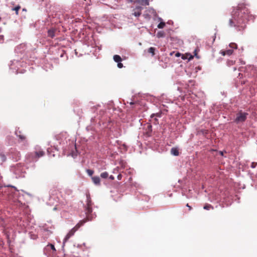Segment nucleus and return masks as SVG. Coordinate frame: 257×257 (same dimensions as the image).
<instances>
[{
    "label": "nucleus",
    "mask_w": 257,
    "mask_h": 257,
    "mask_svg": "<svg viewBox=\"0 0 257 257\" xmlns=\"http://www.w3.org/2000/svg\"><path fill=\"white\" fill-rule=\"evenodd\" d=\"M117 66L118 68H122L123 67V64L121 63V62H119L118 63H117Z\"/></svg>",
    "instance_id": "e433bc0d"
},
{
    "label": "nucleus",
    "mask_w": 257,
    "mask_h": 257,
    "mask_svg": "<svg viewBox=\"0 0 257 257\" xmlns=\"http://www.w3.org/2000/svg\"><path fill=\"white\" fill-rule=\"evenodd\" d=\"M26 48H27V44H21L16 47L15 51L17 53L24 54L26 51Z\"/></svg>",
    "instance_id": "1a4fd4ad"
},
{
    "label": "nucleus",
    "mask_w": 257,
    "mask_h": 257,
    "mask_svg": "<svg viewBox=\"0 0 257 257\" xmlns=\"http://www.w3.org/2000/svg\"><path fill=\"white\" fill-rule=\"evenodd\" d=\"M56 32V29L54 28H51L47 30L48 37L53 38L55 36V33Z\"/></svg>",
    "instance_id": "9b49d317"
},
{
    "label": "nucleus",
    "mask_w": 257,
    "mask_h": 257,
    "mask_svg": "<svg viewBox=\"0 0 257 257\" xmlns=\"http://www.w3.org/2000/svg\"><path fill=\"white\" fill-rule=\"evenodd\" d=\"M182 58L183 59H184V60L186 59V58H185V57H184V56H183V55H182Z\"/></svg>",
    "instance_id": "6e6d98bb"
},
{
    "label": "nucleus",
    "mask_w": 257,
    "mask_h": 257,
    "mask_svg": "<svg viewBox=\"0 0 257 257\" xmlns=\"http://www.w3.org/2000/svg\"><path fill=\"white\" fill-rule=\"evenodd\" d=\"M181 55V54L179 52H177L175 54L176 57H179Z\"/></svg>",
    "instance_id": "49530a36"
},
{
    "label": "nucleus",
    "mask_w": 257,
    "mask_h": 257,
    "mask_svg": "<svg viewBox=\"0 0 257 257\" xmlns=\"http://www.w3.org/2000/svg\"><path fill=\"white\" fill-rule=\"evenodd\" d=\"M225 53H226V55L230 56L233 53V50L231 49H228L225 51Z\"/></svg>",
    "instance_id": "72a5a7b5"
},
{
    "label": "nucleus",
    "mask_w": 257,
    "mask_h": 257,
    "mask_svg": "<svg viewBox=\"0 0 257 257\" xmlns=\"http://www.w3.org/2000/svg\"><path fill=\"white\" fill-rule=\"evenodd\" d=\"M17 64L21 67H25L26 66V63H25L24 61L14 59L10 61V63L9 65L10 69L12 70H15V69H16L15 66H16Z\"/></svg>",
    "instance_id": "423d86ee"
},
{
    "label": "nucleus",
    "mask_w": 257,
    "mask_h": 257,
    "mask_svg": "<svg viewBox=\"0 0 257 257\" xmlns=\"http://www.w3.org/2000/svg\"><path fill=\"white\" fill-rule=\"evenodd\" d=\"M220 154L221 156H223V152L220 151Z\"/></svg>",
    "instance_id": "603ef678"
},
{
    "label": "nucleus",
    "mask_w": 257,
    "mask_h": 257,
    "mask_svg": "<svg viewBox=\"0 0 257 257\" xmlns=\"http://www.w3.org/2000/svg\"><path fill=\"white\" fill-rule=\"evenodd\" d=\"M2 37H4V36H1V38H2Z\"/></svg>",
    "instance_id": "0e129e2a"
},
{
    "label": "nucleus",
    "mask_w": 257,
    "mask_h": 257,
    "mask_svg": "<svg viewBox=\"0 0 257 257\" xmlns=\"http://www.w3.org/2000/svg\"><path fill=\"white\" fill-rule=\"evenodd\" d=\"M2 37H4V36H1V38H2Z\"/></svg>",
    "instance_id": "69168bd1"
},
{
    "label": "nucleus",
    "mask_w": 257,
    "mask_h": 257,
    "mask_svg": "<svg viewBox=\"0 0 257 257\" xmlns=\"http://www.w3.org/2000/svg\"><path fill=\"white\" fill-rule=\"evenodd\" d=\"M10 187H13V188H16L15 186H11V185H10Z\"/></svg>",
    "instance_id": "bf43d9fd"
},
{
    "label": "nucleus",
    "mask_w": 257,
    "mask_h": 257,
    "mask_svg": "<svg viewBox=\"0 0 257 257\" xmlns=\"http://www.w3.org/2000/svg\"><path fill=\"white\" fill-rule=\"evenodd\" d=\"M236 116L234 119V122L236 123H239L240 122H243L246 120L248 113L240 110L236 113Z\"/></svg>",
    "instance_id": "39448f33"
},
{
    "label": "nucleus",
    "mask_w": 257,
    "mask_h": 257,
    "mask_svg": "<svg viewBox=\"0 0 257 257\" xmlns=\"http://www.w3.org/2000/svg\"><path fill=\"white\" fill-rule=\"evenodd\" d=\"M143 7L142 6H137L135 8V10H137L138 11H142L143 10Z\"/></svg>",
    "instance_id": "4c0bfd02"
},
{
    "label": "nucleus",
    "mask_w": 257,
    "mask_h": 257,
    "mask_svg": "<svg viewBox=\"0 0 257 257\" xmlns=\"http://www.w3.org/2000/svg\"><path fill=\"white\" fill-rule=\"evenodd\" d=\"M222 56L226 55V53H225V51H221L220 53Z\"/></svg>",
    "instance_id": "37998d69"
},
{
    "label": "nucleus",
    "mask_w": 257,
    "mask_h": 257,
    "mask_svg": "<svg viewBox=\"0 0 257 257\" xmlns=\"http://www.w3.org/2000/svg\"><path fill=\"white\" fill-rule=\"evenodd\" d=\"M230 64H233V61H231V62H230Z\"/></svg>",
    "instance_id": "052dcab7"
},
{
    "label": "nucleus",
    "mask_w": 257,
    "mask_h": 257,
    "mask_svg": "<svg viewBox=\"0 0 257 257\" xmlns=\"http://www.w3.org/2000/svg\"><path fill=\"white\" fill-rule=\"evenodd\" d=\"M93 183L96 185H100V178L99 176H95L91 177Z\"/></svg>",
    "instance_id": "4468645a"
},
{
    "label": "nucleus",
    "mask_w": 257,
    "mask_h": 257,
    "mask_svg": "<svg viewBox=\"0 0 257 257\" xmlns=\"http://www.w3.org/2000/svg\"><path fill=\"white\" fill-rule=\"evenodd\" d=\"M146 12H148L150 15L153 14L155 17L157 16V14L156 12V11L152 8H149L147 11Z\"/></svg>",
    "instance_id": "aec40b11"
},
{
    "label": "nucleus",
    "mask_w": 257,
    "mask_h": 257,
    "mask_svg": "<svg viewBox=\"0 0 257 257\" xmlns=\"http://www.w3.org/2000/svg\"><path fill=\"white\" fill-rule=\"evenodd\" d=\"M257 165V163H255V162H252L251 164V168H254L256 167Z\"/></svg>",
    "instance_id": "ea45409f"
},
{
    "label": "nucleus",
    "mask_w": 257,
    "mask_h": 257,
    "mask_svg": "<svg viewBox=\"0 0 257 257\" xmlns=\"http://www.w3.org/2000/svg\"><path fill=\"white\" fill-rule=\"evenodd\" d=\"M189 82H190V83H191V82H193V81H192V80H190V81H189Z\"/></svg>",
    "instance_id": "e2e57ef3"
},
{
    "label": "nucleus",
    "mask_w": 257,
    "mask_h": 257,
    "mask_svg": "<svg viewBox=\"0 0 257 257\" xmlns=\"http://www.w3.org/2000/svg\"><path fill=\"white\" fill-rule=\"evenodd\" d=\"M23 10L24 11H26V9H23Z\"/></svg>",
    "instance_id": "338daca9"
},
{
    "label": "nucleus",
    "mask_w": 257,
    "mask_h": 257,
    "mask_svg": "<svg viewBox=\"0 0 257 257\" xmlns=\"http://www.w3.org/2000/svg\"><path fill=\"white\" fill-rule=\"evenodd\" d=\"M25 193H26V194H27L28 195L30 196H32V195H31L30 193H29L25 192Z\"/></svg>",
    "instance_id": "de8ad7c7"
},
{
    "label": "nucleus",
    "mask_w": 257,
    "mask_h": 257,
    "mask_svg": "<svg viewBox=\"0 0 257 257\" xmlns=\"http://www.w3.org/2000/svg\"><path fill=\"white\" fill-rule=\"evenodd\" d=\"M75 54L76 56L80 57V56H82V54L78 55V52H77L76 50H75Z\"/></svg>",
    "instance_id": "79ce46f5"
},
{
    "label": "nucleus",
    "mask_w": 257,
    "mask_h": 257,
    "mask_svg": "<svg viewBox=\"0 0 257 257\" xmlns=\"http://www.w3.org/2000/svg\"><path fill=\"white\" fill-rule=\"evenodd\" d=\"M186 207H187L188 208H189V210H191V209H192V207L189 205L188 203H187L186 205Z\"/></svg>",
    "instance_id": "c03bdc74"
},
{
    "label": "nucleus",
    "mask_w": 257,
    "mask_h": 257,
    "mask_svg": "<svg viewBox=\"0 0 257 257\" xmlns=\"http://www.w3.org/2000/svg\"><path fill=\"white\" fill-rule=\"evenodd\" d=\"M52 156H53V157H54V156H55V155H54V154H52Z\"/></svg>",
    "instance_id": "774afa93"
},
{
    "label": "nucleus",
    "mask_w": 257,
    "mask_h": 257,
    "mask_svg": "<svg viewBox=\"0 0 257 257\" xmlns=\"http://www.w3.org/2000/svg\"><path fill=\"white\" fill-rule=\"evenodd\" d=\"M158 20L160 21V23L158 25V28L159 29H163L165 26V23L163 22V20L161 18L158 17Z\"/></svg>",
    "instance_id": "6ab92c4d"
},
{
    "label": "nucleus",
    "mask_w": 257,
    "mask_h": 257,
    "mask_svg": "<svg viewBox=\"0 0 257 257\" xmlns=\"http://www.w3.org/2000/svg\"><path fill=\"white\" fill-rule=\"evenodd\" d=\"M47 152H48V154H49V155H51V153H50V152L49 149H48V150H47Z\"/></svg>",
    "instance_id": "09e8293b"
},
{
    "label": "nucleus",
    "mask_w": 257,
    "mask_h": 257,
    "mask_svg": "<svg viewBox=\"0 0 257 257\" xmlns=\"http://www.w3.org/2000/svg\"><path fill=\"white\" fill-rule=\"evenodd\" d=\"M171 154L174 156H178L179 155V152L178 148L173 147L171 149Z\"/></svg>",
    "instance_id": "ddd939ff"
},
{
    "label": "nucleus",
    "mask_w": 257,
    "mask_h": 257,
    "mask_svg": "<svg viewBox=\"0 0 257 257\" xmlns=\"http://www.w3.org/2000/svg\"><path fill=\"white\" fill-rule=\"evenodd\" d=\"M128 1L130 2L131 3H133V0H129Z\"/></svg>",
    "instance_id": "13d9d810"
},
{
    "label": "nucleus",
    "mask_w": 257,
    "mask_h": 257,
    "mask_svg": "<svg viewBox=\"0 0 257 257\" xmlns=\"http://www.w3.org/2000/svg\"><path fill=\"white\" fill-rule=\"evenodd\" d=\"M108 176V174L107 172H104L101 173L100 177L102 178H107Z\"/></svg>",
    "instance_id": "7c9ffc66"
},
{
    "label": "nucleus",
    "mask_w": 257,
    "mask_h": 257,
    "mask_svg": "<svg viewBox=\"0 0 257 257\" xmlns=\"http://www.w3.org/2000/svg\"><path fill=\"white\" fill-rule=\"evenodd\" d=\"M192 58H193V56L192 55H190V58L188 59V60L189 61V60H190L191 59H192Z\"/></svg>",
    "instance_id": "8fccbe9b"
},
{
    "label": "nucleus",
    "mask_w": 257,
    "mask_h": 257,
    "mask_svg": "<svg viewBox=\"0 0 257 257\" xmlns=\"http://www.w3.org/2000/svg\"><path fill=\"white\" fill-rule=\"evenodd\" d=\"M56 209H57V208H56V207H54V208H53V210H56Z\"/></svg>",
    "instance_id": "4d7b16f0"
},
{
    "label": "nucleus",
    "mask_w": 257,
    "mask_h": 257,
    "mask_svg": "<svg viewBox=\"0 0 257 257\" xmlns=\"http://www.w3.org/2000/svg\"><path fill=\"white\" fill-rule=\"evenodd\" d=\"M17 226L20 227V229L18 230L19 233H21L25 231V224L24 221L22 220L21 218H18L16 220Z\"/></svg>",
    "instance_id": "0eeeda50"
},
{
    "label": "nucleus",
    "mask_w": 257,
    "mask_h": 257,
    "mask_svg": "<svg viewBox=\"0 0 257 257\" xmlns=\"http://www.w3.org/2000/svg\"><path fill=\"white\" fill-rule=\"evenodd\" d=\"M203 209L207 210H209L210 209L213 210L214 209V207L211 204H205V205L203 206Z\"/></svg>",
    "instance_id": "b1692460"
},
{
    "label": "nucleus",
    "mask_w": 257,
    "mask_h": 257,
    "mask_svg": "<svg viewBox=\"0 0 257 257\" xmlns=\"http://www.w3.org/2000/svg\"><path fill=\"white\" fill-rule=\"evenodd\" d=\"M142 14V12H141V11H136V10H134V12H133V15H134V16L136 17H139L141 16V15Z\"/></svg>",
    "instance_id": "c756f323"
},
{
    "label": "nucleus",
    "mask_w": 257,
    "mask_h": 257,
    "mask_svg": "<svg viewBox=\"0 0 257 257\" xmlns=\"http://www.w3.org/2000/svg\"><path fill=\"white\" fill-rule=\"evenodd\" d=\"M85 212L86 218L80 220L79 222L67 233L63 239L62 248H64L65 243L74 234L75 232L80 227L83 225L87 221H91L96 217V213L95 212H93L92 208V203L90 197L88 196H87L86 205L85 206Z\"/></svg>",
    "instance_id": "f03ea898"
},
{
    "label": "nucleus",
    "mask_w": 257,
    "mask_h": 257,
    "mask_svg": "<svg viewBox=\"0 0 257 257\" xmlns=\"http://www.w3.org/2000/svg\"><path fill=\"white\" fill-rule=\"evenodd\" d=\"M156 50V48L155 47H150L149 48L148 50V52L151 54L152 56H153L155 55V52Z\"/></svg>",
    "instance_id": "393cba45"
},
{
    "label": "nucleus",
    "mask_w": 257,
    "mask_h": 257,
    "mask_svg": "<svg viewBox=\"0 0 257 257\" xmlns=\"http://www.w3.org/2000/svg\"><path fill=\"white\" fill-rule=\"evenodd\" d=\"M86 172L89 176H92L94 173V171L91 169H87Z\"/></svg>",
    "instance_id": "f704fd0d"
},
{
    "label": "nucleus",
    "mask_w": 257,
    "mask_h": 257,
    "mask_svg": "<svg viewBox=\"0 0 257 257\" xmlns=\"http://www.w3.org/2000/svg\"><path fill=\"white\" fill-rule=\"evenodd\" d=\"M100 107L101 105L98 104L94 106V108H92V111L94 112H96L97 113H98V112H99V113L97 114L96 116H94V117H92L91 119V121H94L95 118L98 119L100 120L99 121V123L102 122V124L104 125L105 127H106L107 126V125L105 124V122H104L103 120V116L105 113V111L104 110V109L100 108Z\"/></svg>",
    "instance_id": "7ed1b4c3"
},
{
    "label": "nucleus",
    "mask_w": 257,
    "mask_h": 257,
    "mask_svg": "<svg viewBox=\"0 0 257 257\" xmlns=\"http://www.w3.org/2000/svg\"><path fill=\"white\" fill-rule=\"evenodd\" d=\"M35 156L37 158H39L43 156L45 154L43 150L36 151L35 152Z\"/></svg>",
    "instance_id": "f3484780"
},
{
    "label": "nucleus",
    "mask_w": 257,
    "mask_h": 257,
    "mask_svg": "<svg viewBox=\"0 0 257 257\" xmlns=\"http://www.w3.org/2000/svg\"><path fill=\"white\" fill-rule=\"evenodd\" d=\"M30 237L32 239H36L37 238V235L32 233H30Z\"/></svg>",
    "instance_id": "c9c22d12"
},
{
    "label": "nucleus",
    "mask_w": 257,
    "mask_h": 257,
    "mask_svg": "<svg viewBox=\"0 0 257 257\" xmlns=\"http://www.w3.org/2000/svg\"><path fill=\"white\" fill-rule=\"evenodd\" d=\"M230 64H233V61H231V62H230Z\"/></svg>",
    "instance_id": "680f3d73"
},
{
    "label": "nucleus",
    "mask_w": 257,
    "mask_h": 257,
    "mask_svg": "<svg viewBox=\"0 0 257 257\" xmlns=\"http://www.w3.org/2000/svg\"><path fill=\"white\" fill-rule=\"evenodd\" d=\"M48 245L50 250H51V252H54V254L56 255V249L55 248L54 244L53 243H49L48 244Z\"/></svg>",
    "instance_id": "412c9836"
},
{
    "label": "nucleus",
    "mask_w": 257,
    "mask_h": 257,
    "mask_svg": "<svg viewBox=\"0 0 257 257\" xmlns=\"http://www.w3.org/2000/svg\"><path fill=\"white\" fill-rule=\"evenodd\" d=\"M113 59L114 61V62L116 63H118L119 62L122 61V59L121 57L118 55H114L113 57Z\"/></svg>",
    "instance_id": "4be33fe9"
},
{
    "label": "nucleus",
    "mask_w": 257,
    "mask_h": 257,
    "mask_svg": "<svg viewBox=\"0 0 257 257\" xmlns=\"http://www.w3.org/2000/svg\"><path fill=\"white\" fill-rule=\"evenodd\" d=\"M135 104V102H133V101L130 102V104L131 105H133V104Z\"/></svg>",
    "instance_id": "5fc2aeb1"
},
{
    "label": "nucleus",
    "mask_w": 257,
    "mask_h": 257,
    "mask_svg": "<svg viewBox=\"0 0 257 257\" xmlns=\"http://www.w3.org/2000/svg\"><path fill=\"white\" fill-rule=\"evenodd\" d=\"M117 178L118 179V180H121V178H122V175L120 174H119L117 176Z\"/></svg>",
    "instance_id": "a19ab883"
},
{
    "label": "nucleus",
    "mask_w": 257,
    "mask_h": 257,
    "mask_svg": "<svg viewBox=\"0 0 257 257\" xmlns=\"http://www.w3.org/2000/svg\"><path fill=\"white\" fill-rule=\"evenodd\" d=\"M16 69H15V70H12V72L13 73H15L16 74H18L19 73H24V71L25 70L24 69H20V68L21 67L20 66H19V64H17L16 66H15Z\"/></svg>",
    "instance_id": "2eb2a0df"
},
{
    "label": "nucleus",
    "mask_w": 257,
    "mask_h": 257,
    "mask_svg": "<svg viewBox=\"0 0 257 257\" xmlns=\"http://www.w3.org/2000/svg\"><path fill=\"white\" fill-rule=\"evenodd\" d=\"M154 120V123L155 124H158L159 122H158V117H154L153 118Z\"/></svg>",
    "instance_id": "58836bf2"
},
{
    "label": "nucleus",
    "mask_w": 257,
    "mask_h": 257,
    "mask_svg": "<svg viewBox=\"0 0 257 257\" xmlns=\"http://www.w3.org/2000/svg\"><path fill=\"white\" fill-rule=\"evenodd\" d=\"M109 179H110V180H114V177H113V176H112V175H110V176H109Z\"/></svg>",
    "instance_id": "a18cd8bd"
},
{
    "label": "nucleus",
    "mask_w": 257,
    "mask_h": 257,
    "mask_svg": "<svg viewBox=\"0 0 257 257\" xmlns=\"http://www.w3.org/2000/svg\"><path fill=\"white\" fill-rule=\"evenodd\" d=\"M165 33L163 31H160L157 33V37L158 38H164Z\"/></svg>",
    "instance_id": "5701e85b"
},
{
    "label": "nucleus",
    "mask_w": 257,
    "mask_h": 257,
    "mask_svg": "<svg viewBox=\"0 0 257 257\" xmlns=\"http://www.w3.org/2000/svg\"><path fill=\"white\" fill-rule=\"evenodd\" d=\"M229 46L232 48V49H236L237 48V45L236 43H231L229 44Z\"/></svg>",
    "instance_id": "2f4dec72"
},
{
    "label": "nucleus",
    "mask_w": 257,
    "mask_h": 257,
    "mask_svg": "<svg viewBox=\"0 0 257 257\" xmlns=\"http://www.w3.org/2000/svg\"><path fill=\"white\" fill-rule=\"evenodd\" d=\"M46 25V22L44 21L38 20L35 24L31 25L37 30H40L44 28V26Z\"/></svg>",
    "instance_id": "6e6552de"
},
{
    "label": "nucleus",
    "mask_w": 257,
    "mask_h": 257,
    "mask_svg": "<svg viewBox=\"0 0 257 257\" xmlns=\"http://www.w3.org/2000/svg\"><path fill=\"white\" fill-rule=\"evenodd\" d=\"M254 19V16L250 14L246 5L239 4L236 7L232 8L229 26L237 31H241L245 28L247 22H253Z\"/></svg>",
    "instance_id": "f257e3e1"
},
{
    "label": "nucleus",
    "mask_w": 257,
    "mask_h": 257,
    "mask_svg": "<svg viewBox=\"0 0 257 257\" xmlns=\"http://www.w3.org/2000/svg\"><path fill=\"white\" fill-rule=\"evenodd\" d=\"M15 135L17 136V137L19 138V141L20 142H22L23 141H25L26 137L24 135H21V134L18 135V130H16L15 131Z\"/></svg>",
    "instance_id": "dca6fc26"
},
{
    "label": "nucleus",
    "mask_w": 257,
    "mask_h": 257,
    "mask_svg": "<svg viewBox=\"0 0 257 257\" xmlns=\"http://www.w3.org/2000/svg\"><path fill=\"white\" fill-rule=\"evenodd\" d=\"M42 231L43 235H49L52 233V232L48 229H44Z\"/></svg>",
    "instance_id": "bb28decb"
},
{
    "label": "nucleus",
    "mask_w": 257,
    "mask_h": 257,
    "mask_svg": "<svg viewBox=\"0 0 257 257\" xmlns=\"http://www.w3.org/2000/svg\"><path fill=\"white\" fill-rule=\"evenodd\" d=\"M21 7L20 6H17L14 8H12V11H15L16 12V14L17 15L18 14L19 10L20 9Z\"/></svg>",
    "instance_id": "473e14b6"
},
{
    "label": "nucleus",
    "mask_w": 257,
    "mask_h": 257,
    "mask_svg": "<svg viewBox=\"0 0 257 257\" xmlns=\"http://www.w3.org/2000/svg\"><path fill=\"white\" fill-rule=\"evenodd\" d=\"M0 159H1V161H2V162H4L6 161L7 157L4 154H3V153H0Z\"/></svg>",
    "instance_id": "cd10ccee"
},
{
    "label": "nucleus",
    "mask_w": 257,
    "mask_h": 257,
    "mask_svg": "<svg viewBox=\"0 0 257 257\" xmlns=\"http://www.w3.org/2000/svg\"><path fill=\"white\" fill-rule=\"evenodd\" d=\"M134 3L139 4L142 6H149V2H148V0H133Z\"/></svg>",
    "instance_id": "f8f14e48"
},
{
    "label": "nucleus",
    "mask_w": 257,
    "mask_h": 257,
    "mask_svg": "<svg viewBox=\"0 0 257 257\" xmlns=\"http://www.w3.org/2000/svg\"><path fill=\"white\" fill-rule=\"evenodd\" d=\"M152 132V126L150 124H148L147 126V133L150 134Z\"/></svg>",
    "instance_id": "c85d7f7f"
},
{
    "label": "nucleus",
    "mask_w": 257,
    "mask_h": 257,
    "mask_svg": "<svg viewBox=\"0 0 257 257\" xmlns=\"http://www.w3.org/2000/svg\"><path fill=\"white\" fill-rule=\"evenodd\" d=\"M144 18L147 20H150L151 19V15L148 13V12H145V13L143 14Z\"/></svg>",
    "instance_id": "a878e982"
},
{
    "label": "nucleus",
    "mask_w": 257,
    "mask_h": 257,
    "mask_svg": "<svg viewBox=\"0 0 257 257\" xmlns=\"http://www.w3.org/2000/svg\"><path fill=\"white\" fill-rule=\"evenodd\" d=\"M162 111H160L157 113H152L150 117H151V118H153L154 117H156L158 118H161L162 117Z\"/></svg>",
    "instance_id": "a211bd4d"
},
{
    "label": "nucleus",
    "mask_w": 257,
    "mask_h": 257,
    "mask_svg": "<svg viewBox=\"0 0 257 257\" xmlns=\"http://www.w3.org/2000/svg\"><path fill=\"white\" fill-rule=\"evenodd\" d=\"M64 55V53H62V54L60 55V57H63Z\"/></svg>",
    "instance_id": "3c124183"
},
{
    "label": "nucleus",
    "mask_w": 257,
    "mask_h": 257,
    "mask_svg": "<svg viewBox=\"0 0 257 257\" xmlns=\"http://www.w3.org/2000/svg\"><path fill=\"white\" fill-rule=\"evenodd\" d=\"M11 171L15 175L16 178L25 177V168L20 164H17L16 165L12 166Z\"/></svg>",
    "instance_id": "20e7f679"
},
{
    "label": "nucleus",
    "mask_w": 257,
    "mask_h": 257,
    "mask_svg": "<svg viewBox=\"0 0 257 257\" xmlns=\"http://www.w3.org/2000/svg\"><path fill=\"white\" fill-rule=\"evenodd\" d=\"M43 253L47 257H51L55 255L54 252H51V250L49 248L48 244L44 247L43 249Z\"/></svg>",
    "instance_id": "9d476101"
},
{
    "label": "nucleus",
    "mask_w": 257,
    "mask_h": 257,
    "mask_svg": "<svg viewBox=\"0 0 257 257\" xmlns=\"http://www.w3.org/2000/svg\"><path fill=\"white\" fill-rule=\"evenodd\" d=\"M20 134H21V131L18 130V135H20Z\"/></svg>",
    "instance_id": "864d4df0"
}]
</instances>
